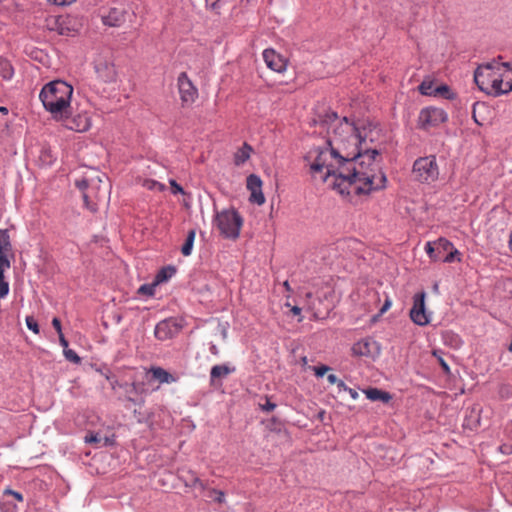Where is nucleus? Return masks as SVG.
<instances>
[{
    "label": "nucleus",
    "instance_id": "a18cd8bd",
    "mask_svg": "<svg viewBox=\"0 0 512 512\" xmlns=\"http://www.w3.org/2000/svg\"><path fill=\"white\" fill-rule=\"evenodd\" d=\"M478 106H479V103H474L473 104L472 117H473L475 123H477L478 125H482V123L477 119L478 115H476V110H477Z\"/></svg>",
    "mask_w": 512,
    "mask_h": 512
},
{
    "label": "nucleus",
    "instance_id": "9b49d317",
    "mask_svg": "<svg viewBox=\"0 0 512 512\" xmlns=\"http://www.w3.org/2000/svg\"><path fill=\"white\" fill-rule=\"evenodd\" d=\"M447 113L437 107H425L418 115V125L422 129H430L436 127L447 120Z\"/></svg>",
    "mask_w": 512,
    "mask_h": 512
},
{
    "label": "nucleus",
    "instance_id": "7c9ffc66",
    "mask_svg": "<svg viewBox=\"0 0 512 512\" xmlns=\"http://www.w3.org/2000/svg\"><path fill=\"white\" fill-rule=\"evenodd\" d=\"M435 97L439 96L444 99L452 100L456 97L455 93L449 88L448 85H440L434 89Z\"/></svg>",
    "mask_w": 512,
    "mask_h": 512
},
{
    "label": "nucleus",
    "instance_id": "e433bc0d",
    "mask_svg": "<svg viewBox=\"0 0 512 512\" xmlns=\"http://www.w3.org/2000/svg\"><path fill=\"white\" fill-rule=\"evenodd\" d=\"M25 321L29 330L33 331L35 334L39 333V325L33 316H27Z\"/></svg>",
    "mask_w": 512,
    "mask_h": 512
},
{
    "label": "nucleus",
    "instance_id": "7ed1b4c3",
    "mask_svg": "<svg viewBox=\"0 0 512 512\" xmlns=\"http://www.w3.org/2000/svg\"><path fill=\"white\" fill-rule=\"evenodd\" d=\"M303 159L309 174L329 187L330 183L340 176L344 161V157L327 142L323 146L310 148Z\"/></svg>",
    "mask_w": 512,
    "mask_h": 512
},
{
    "label": "nucleus",
    "instance_id": "c03bdc74",
    "mask_svg": "<svg viewBox=\"0 0 512 512\" xmlns=\"http://www.w3.org/2000/svg\"><path fill=\"white\" fill-rule=\"evenodd\" d=\"M275 407H276V404H274V403L270 402L269 400H267L266 404H264L262 406V409L264 411L270 412V411H273L275 409Z\"/></svg>",
    "mask_w": 512,
    "mask_h": 512
},
{
    "label": "nucleus",
    "instance_id": "aec40b11",
    "mask_svg": "<svg viewBox=\"0 0 512 512\" xmlns=\"http://www.w3.org/2000/svg\"><path fill=\"white\" fill-rule=\"evenodd\" d=\"M149 374H151L152 378L157 380L160 384L172 383L176 381V378L173 375L161 367H152L150 370L145 371V378L148 381Z\"/></svg>",
    "mask_w": 512,
    "mask_h": 512
},
{
    "label": "nucleus",
    "instance_id": "4468645a",
    "mask_svg": "<svg viewBox=\"0 0 512 512\" xmlns=\"http://www.w3.org/2000/svg\"><path fill=\"white\" fill-rule=\"evenodd\" d=\"M149 381L145 378V375L142 377V380H134L130 384L121 385V388H124L126 393V398L128 401L136 404L143 403V399H139L148 392V388L146 387Z\"/></svg>",
    "mask_w": 512,
    "mask_h": 512
},
{
    "label": "nucleus",
    "instance_id": "39448f33",
    "mask_svg": "<svg viewBox=\"0 0 512 512\" xmlns=\"http://www.w3.org/2000/svg\"><path fill=\"white\" fill-rule=\"evenodd\" d=\"M73 88L64 81L56 80L46 84L39 98L44 108L51 113L54 119L63 120L71 113V97Z\"/></svg>",
    "mask_w": 512,
    "mask_h": 512
},
{
    "label": "nucleus",
    "instance_id": "4d7b16f0",
    "mask_svg": "<svg viewBox=\"0 0 512 512\" xmlns=\"http://www.w3.org/2000/svg\"><path fill=\"white\" fill-rule=\"evenodd\" d=\"M121 385L122 384H119L118 381H116V380L111 381V387L113 390L116 389V386L121 387Z\"/></svg>",
    "mask_w": 512,
    "mask_h": 512
},
{
    "label": "nucleus",
    "instance_id": "cd10ccee",
    "mask_svg": "<svg viewBox=\"0 0 512 512\" xmlns=\"http://www.w3.org/2000/svg\"><path fill=\"white\" fill-rule=\"evenodd\" d=\"M14 74V69L11 63L4 58L0 57V77L4 80H10Z\"/></svg>",
    "mask_w": 512,
    "mask_h": 512
},
{
    "label": "nucleus",
    "instance_id": "a19ab883",
    "mask_svg": "<svg viewBox=\"0 0 512 512\" xmlns=\"http://www.w3.org/2000/svg\"><path fill=\"white\" fill-rule=\"evenodd\" d=\"M170 184L174 194L183 193V188L175 180H171Z\"/></svg>",
    "mask_w": 512,
    "mask_h": 512
},
{
    "label": "nucleus",
    "instance_id": "0eeeda50",
    "mask_svg": "<svg viewBox=\"0 0 512 512\" xmlns=\"http://www.w3.org/2000/svg\"><path fill=\"white\" fill-rule=\"evenodd\" d=\"M412 177L421 184H432L439 179L440 170L436 156L429 155L417 158L412 166Z\"/></svg>",
    "mask_w": 512,
    "mask_h": 512
},
{
    "label": "nucleus",
    "instance_id": "2eb2a0df",
    "mask_svg": "<svg viewBox=\"0 0 512 512\" xmlns=\"http://www.w3.org/2000/svg\"><path fill=\"white\" fill-rule=\"evenodd\" d=\"M247 189L250 191V202L257 205L265 203V197L262 192V180L259 176L251 174L247 177Z\"/></svg>",
    "mask_w": 512,
    "mask_h": 512
},
{
    "label": "nucleus",
    "instance_id": "f257e3e1",
    "mask_svg": "<svg viewBox=\"0 0 512 512\" xmlns=\"http://www.w3.org/2000/svg\"><path fill=\"white\" fill-rule=\"evenodd\" d=\"M379 152L368 145L359 154L344 157L341 174L330 187L341 195L369 194L385 187L386 176L381 170Z\"/></svg>",
    "mask_w": 512,
    "mask_h": 512
},
{
    "label": "nucleus",
    "instance_id": "e2e57ef3",
    "mask_svg": "<svg viewBox=\"0 0 512 512\" xmlns=\"http://www.w3.org/2000/svg\"><path fill=\"white\" fill-rule=\"evenodd\" d=\"M284 286H285V288H286L287 290H290V286H289L288 281H285V282H284Z\"/></svg>",
    "mask_w": 512,
    "mask_h": 512
},
{
    "label": "nucleus",
    "instance_id": "052dcab7",
    "mask_svg": "<svg viewBox=\"0 0 512 512\" xmlns=\"http://www.w3.org/2000/svg\"><path fill=\"white\" fill-rule=\"evenodd\" d=\"M43 156H49L50 157V152L48 150H44L43 151Z\"/></svg>",
    "mask_w": 512,
    "mask_h": 512
},
{
    "label": "nucleus",
    "instance_id": "72a5a7b5",
    "mask_svg": "<svg viewBox=\"0 0 512 512\" xmlns=\"http://www.w3.org/2000/svg\"><path fill=\"white\" fill-rule=\"evenodd\" d=\"M64 356L65 358L75 364H79L81 362V358L78 356V354L72 350V349H64Z\"/></svg>",
    "mask_w": 512,
    "mask_h": 512
},
{
    "label": "nucleus",
    "instance_id": "5fc2aeb1",
    "mask_svg": "<svg viewBox=\"0 0 512 512\" xmlns=\"http://www.w3.org/2000/svg\"><path fill=\"white\" fill-rule=\"evenodd\" d=\"M291 312L294 314V315H300L301 314V308H299L298 306H293L291 308Z\"/></svg>",
    "mask_w": 512,
    "mask_h": 512
},
{
    "label": "nucleus",
    "instance_id": "680f3d73",
    "mask_svg": "<svg viewBox=\"0 0 512 512\" xmlns=\"http://www.w3.org/2000/svg\"><path fill=\"white\" fill-rule=\"evenodd\" d=\"M509 246H510V249L512 250V231H511V235H510Z\"/></svg>",
    "mask_w": 512,
    "mask_h": 512
},
{
    "label": "nucleus",
    "instance_id": "49530a36",
    "mask_svg": "<svg viewBox=\"0 0 512 512\" xmlns=\"http://www.w3.org/2000/svg\"><path fill=\"white\" fill-rule=\"evenodd\" d=\"M58 335H59V342H60V345L63 347V350L67 349L68 348V341L64 337L63 333H60Z\"/></svg>",
    "mask_w": 512,
    "mask_h": 512
},
{
    "label": "nucleus",
    "instance_id": "393cba45",
    "mask_svg": "<svg viewBox=\"0 0 512 512\" xmlns=\"http://www.w3.org/2000/svg\"><path fill=\"white\" fill-rule=\"evenodd\" d=\"M373 344H374V342H371L367 339L358 341L352 347L353 354L357 355V356H368L371 354L370 347Z\"/></svg>",
    "mask_w": 512,
    "mask_h": 512
},
{
    "label": "nucleus",
    "instance_id": "6e6552de",
    "mask_svg": "<svg viewBox=\"0 0 512 512\" xmlns=\"http://www.w3.org/2000/svg\"><path fill=\"white\" fill-rule=\"evenodd\" d=\"M14 259L10 235L7 229H0V299L5 298L9 293V283L4 273L11 267V260Z\"/></svg>",
    "mask_w": 512,
    "mask_h": 512
},
{
    "label": "nucleus",
    "instance_id": "2f4dec72",
    "mask_svg": "<svg viewBox=\"0 0 512 512\" xmlns=\"http://www.w3.org/2000/svg\"><path fill=\"white\" fill-rule=\"evenodd\" d=\"M156 286L157 284L154 281L151 284H143L138 288L137 293L139 295L153 296Z\"/></svg>",
    "mask_w": 512,
    "mask_h": 512
},
{
    "label": "nucleus",
    "instance_id": "3c124183",
    "mask_svg": "<svg viewBox=\"0 0 512 512\" xmlns=\"http://www.w3.org/2000/svg\"><path fill=\"white\" fill-rule=\"evenodd\" d=\"M349 393V395L351 396L352 399L356 400L358 398V392L352 388H348V390L346 391Z\"/></svg>",
    "mask_w": 512,
    "mask_h": 512
},
{
    "label": "nucleus",
    "instance_id": "6e6d98bb",
    "mask_svg": "<svg viewBox=\"0 0 512 512\" xmlns=\"http://www.w3.org/2000/svg\"><path fill=\"white\" fill-rule=\"evenodd\" d=\"M207 5L214 7L219 0H205Z\"/></svg>",
    "mask_w": 512,
    "mask_h": 512
},
{
    "label": "nucleus",
    "instance_id": "473e14b6",
    "mask_svg": "<svg viewBox=\"0 0 512 512\" xmlns=\"http://www.w3.org/2000/svg\"><path fill=\"white\" fill-rule=\"evenodd\" d=\"M425 251L432 260L437 261L440 259L439 252L436 253V242H427L425 246Z\"/></svg>",
    "mask_w": 512,
    "mask_h": 512
},
{
    "label": "nucleus",
    "instance_id": "de8ad7c7",
    "mask_svg": "<svg viewBox=\"0 0 512 512\" xmlns=\"http://www.w3.org/2000/svg\"><path fill=\"white\" fill-rule=\"evenodd\" d=\"M339 380L340 379H338V377L335 374H329L327 376V381L332 385L337 384Z\"/></svg>",
    "mask_w": 512,
    "mask_h": 512
},
{
    "label": "nucleus",
    "instance_id": "5701e85b",
    "mask_svg": "<svg viewBox=\"0 0 512 512\" xmlns=\"http://www.w3.org/2000/svg\"><path fill=\"white\" fill-rule=\"evenodd\" d=\"M364 393H365L366 397L371 401H381L383 403H387L392 398L388 392L382 391L377 388L366 389V390H364Z\"/></svg>",
    "mask_w": 512,
    "mask_h": 512
},
{
    "label": "nucleus",
    "instance_id": "8fccbe9b",
    "mask_svg": "<svg viewBox=\"0 0 512 512\" xmlns=\"http://www.w3.org/2000/svg\"><path fill=\"white\" fill-rule=\"evenodd\" d=\"M7 493L13 495L19 502L23 501V496L21 493L12 490H8Z\"/></svg>",
    "mask_w": 512,
    "mask_h": 512
},
{
    "label": "nucleus",
    "instance_id": "1a4fd4ad",
    "mask_svg": "<svg viewBox=\"0 0 512 512\" xmlns=\"http://www.w3.org/2000/svg\"><path fill=\"white\" fill-rule=\"evenodd\" d=\"M101 183L103 181L99 174L92 177H84L75 182L77 188L83 193L85 206L91 211H96V200L101 197V193L107 192L106 185L101 188Z\"/></svg>",
    "mask_w": 512,
    "mask_h": 512
},
{
    "label": "nucleus",
    "instance_id": "c756f323",
    "mask_svg": "<svg viewBox=\"0 0 512 512\" xmlns=\"http://www.w3.org/2000/svg\"><path fill=\"white\" fill-rule=\"evenodd\" d=\"M195 237H196L195 230H193V229L190 230L187 234L185 243L183 244V246L181 248V252L184 256H189L191 254Z\"/></svg>",
    "mask_w": 512,
    "mask_h": 512
},
{
    "label": "nucleus",
    "instance_id": "603ef678",
    "mask_svg": "<svg viewBox=\"0 0 512 512\" xmlns=\"http://www.w3.org/2000/svg\"><path fill=\"white\" fill-rule=\"evenodd\" d=\"M390 306H391V301L387 299L385 301L384 305L382 306V308L380 309V312L381 313L386 312L390 308Z\"/></svg>",
    "mask_w": 512,
    "mask_h": 512
},
{
    "label": "nucleus",
    "instance_id": "ddd939ff",
    "mask_svg": "<svg viewBox=\"0 0 512 512\" xmlns=\"http://www.w3.org/2000/svg\"><path fill=\"white\" fill-rule=\"evenodd\" d=\"M425 296V292L415 294L413 297V306L410 310L411 320L419 326H425L430 322L429 315L425 308Z\"/></svg>",
    "mask_w": 512,
    "mask_h": 512
},
{
    "label": "nucleus",
    "instance_id": "338daca9",
    "mask_svg": "<svg viewBox=\"0 0 512 512\" xmlns=\"http://www.w3.org/2000/svg\"><path fill=\"white\" fill-rule=\"evenodd\" d=\"M157 183L156 182H153V185L149 186V188H152L153 186H155Z\"/></svg>",
    "mask_w": 512,
    "mask_h": 512
},
{
    "label": "nucleus",
    "instance_id": "6ab92c4d",
    "mask_svg": "<svg viewBox=\"0 0 512 512\" xmlns=\"http://www.w3.org/2000/svg\"><path fill=\"white\" fill-rule=\"evenodd\" d=\"M125 10L123 8L113 7L108 14L103 16V23L111 27H118L125 21Z\"/></svg>",
    "mask_w": 512,
    "mask_h": 512
},
{
    "label": "nucleus",
    "instance_id": "412c9836",
    "mask_svg": "<svg viewBox=\"0 0 512 512\" xmlns=\"http://www.w3.org/2000/svg\"><path fill=\"white\" fill-rule=\"evenodd\" d=\"M235 371V367L227 364L215 365L210 371V384L214 386L216 382L227 377Z\"/></svg>",
    "mask_w": 512,
    "mask_h": 512
},
{
    "label": "nucleus",
    "instance_id": "864d4df0",
    "mask_svg": "<svg viewBox=\"0 0 512 512\" xmlns=\"http://www.w3.org/2000/svg\"><path fill=\"white\" fill-rule=\"evenodd\" d=\"M502 453L509 454L512 452V447L509 445H503L500 447Z\"/></svg>",
    "mask_w": 512,
    "mask_h": 512
},
{
    "label": "nucleus",
    "instance_id": "69168bd1",
    "mask_svg": "<svg viewBox=\"0 0 512 512\" xmlns=\"http://www.w3.org/2000/svg\"><path fill=\"white\" fill-rule=\"evenodd\" d=\"M209 496H211V497H212V496H216V493H211V492L209 491Z\"/></svg>",
    "mask_w": 512,
    "mask_h": 512
},
{
    "label": "nucleus",
    "instance_id": "c85d7f7f",
    "mask_svg": "<svg viewBox=\"0 0 512 512\" xmlns=\"http://www.w3.org/2000/svg\"><path fill=\"white\" fill-rule=\"evenodd\" d=\"M434 89V81L430 77L425 78L418 87L419 92L425 96H435Z\"/></svg>",
    "mask_w": 512,
    "mask_h": 512
},
{
    "label": "nucleus",
    "instance_id": "f3484780",
    "mask_svg": "<svg viewBox=\"0 0 512 512\" xmlns=\"http://www.w3.org/2000/svg\"><path fill=\"white\" fill-rule=\"evenodd\" d=\"M178 331L177 323L172 319H167L156 325L154 334L158 340L165 341L171 339Z\"/></svg>",
    "mask_w": 512,
    "mask_h": 512
},
{
    "label": "nucleus",
    "instance_id": "37998d69",
    "mask_svg": "<svg viewBox=\"0 0 512 512\" xmlns=\"http://www.w3.org/2000/svg\"><path fill=\"white\" fill-rule=\"evenodd\" d=\"M49 1L58 6L70 5L73 2H75V0H49Z\"/></svg>",
    "mask_w": 512,
    "mask_h": 512
},
{
    "label": "nucleus",
    "instance_id": "4be33fe9",
    "mask_svg": "<svg viewBox=\"0 0 512 512\" xmlns=\"http://www.w3.org/2000/svg\"><path fill=\"white\" fill-rule=\"evenodd\" d=\"M181 480L186 487H194L201 490H205L207 487L206 484L193 471H187L186 474L181 476Z\"/></svg>",
    "mask_w": 512,
    "mask_h": 512
},
{
    "label": "nucleus",
    "instance_id": "0e129e2a",
    "mask_svg": "<svg viewBox=\"0 0 512 512\" xmlns=\"http://www.w3.org/2000/svg\"><path fill=\"white\" fill-rule=\"evenodd\" d=\"M508 351L512 353V339H511V342H510V344L508 346Z\"/></svg>",
    "mask_w": 512,
    "mask_h": 512
},
{
    "label": "nucleus",
    "instance_id": "bf43d9fd",
    "mask_svg": "<svg viewBox=\"0 0 512 512\" xmlns=\"http://www.w3.org/2000/svg\"><path fill=\"white\" fill-rule=\"evenodd\" d=\"M0 112L5 114V113H7V112H8V110H7V108H6V107L1 106V107H0Z\"/></svg>",
    "mask_w": 512,
    "mask_h": 512
},
{
    "label": "nucleus",
    "instance_id": "423d86ee",
    "mask_svg": "<svg viewBox=\"0 0 512 512\" xmlns=\"http://www.w3.org/2000/svg\"><path fill=\"white\" fill-rule=\"evenodd\" d=\"M244 220L240 213L233 207L215 212L212 220L220 236L229 240H237L243 226Z\"/></svg>",
    "mask_w": 512,
    "mask_h": 512
},
{
    "label": "nucleus",
    "instance_id": "c9c22d12",
    "mask_svg": "<svg viewBox=\"0 0 512 512\" xmlns=\"http://www.w3.org/2000/svg\"><path fill=\"white\" fill-rule=\"evenodd\" d=\"M436 247L438 252H440V250L449 251L450 249H453V244L447 239L440 238L436 241Z\"/></svg>",
    "mask_w": 512,
    "mask_h": 512
},
{
    "label": "nucleus",
    "instance_id": "ea45409f",
    "mask_svg": "<svg viewBox=\"0 0 512 512\" xmlns=\"http://www.w3.org/2000/svg\"><path fill=\"white\" fill-rule=\"evenodd\" d=\"M210 492L216 493L215 501H217L218 503H223L225 501V494L223 491L210 489Z\"/></svg>",
    "mask_w": 512,
    "mask_h": 512
},
{
    "label": "nucleus",
    "instance_id": "a878e982",
    "mask_svg": "<svg viewBox=\"0 0 512 512\" xmlns=\"http://www.w3.org/2000/svg\"><path fill=\"white\" fill-rule=\"evenodd\" d=\"M176 273V269L173 266H166L159 270L154 278L155 284L159 285L161 283L167 282L170 278L174 276Z\"/></svg>",
    "mask_w": 512,
    "mask_h": 512
},
{
    "label": "nucleus",
    "instance_id": "79ce46f5",
    "mask_svg": "<svg viewBox=\"0 0 512 512\" xmlns=\"http://www.w3.org/2000/svg\"><path fill=\"white\" fill-rule=\"evenodd\" d=\"M52 326L54 327L58 334L62 333L61 321L58 318H53Z\"/></svg>",
    "mask_w": 512,
    "mask_h": 512
},
{
    "label": "nucleus",
    "instance_id": "dca6fc26",
    "mask_svg": "<svg viewBox=\"0 0 512 512\" xmlns=\"http://www.w3.org/2000/svg\"><path fill=\"white\" fill-rule=\"evenodd\" d=\"M62 121L65 122L66 128L76 132H85L91 127V118L86 112L77 114L72 118L67 115Z\"/></svg>",
    "mask_w": 512,
    "mask_h": 512
},
{
    "label": "nucleus",
    "instance_id": "13d9d810",
    "mask_svg": "<svg viewBox=\"0 0 512 512\" xmlns=\"http://www.w3.org/2000/svg\"><path fill=\"white\" fill-rule=\"evenodd\" d=\"M68 29L60 28L59 33L62 35H68Z\"/></svg>",
    "mask_w": 512,
    "mask_h": 512
},
{
    "label": "nucleus",
    "instance_id": "20e7f679",
    "mask_svg": "<svg viewBox=\"0 0 512 512\" xmlns=\"http://www.w3.org/2000/svg\"><path fill=\"white\" fill-rule=\"evenodd\" d=\"M474 81L488 95L508 94L512 91V67L497 60L481 64L474 72Z\"/></svg>",
    "mask_w": 512,
    "mask_h": 512
},
{
    "label": "nucleus",
    "instance_id": "f8f14e48",
    "mask_svg": "<svg viewBox=\"0 0 512 512\" xmlns=\"http://www.w3.org/2000/svg\"><path fill=\"white\" fill-rule=\"evenodd\" d=\"M177 86L182 106L192 105L198 98V89L188 77L186 72L179 74L177 79Z\"/></svg>",
    "mask_w": 512,
    "mask_h": 512
},
{
    "label": "nucleus",
    "instance_id": "bb28decb",
    "mask_svg": "<svg viewBox=\"0 0 512 512\" xmlns=\"http://www.w3.org/2000/svg\"><path fill=\"white\" fill-rule=\"evenodd\" d=\"M86 443L97 444L100 446H108L113 443V440L107 436H102L99 433H90L85 437Z\"/></svg>",
    "mask_w": 512,
    "mask_h": 512
},
{
    "label": "nucleus",
    "instance_id": "f03ea898",
    "mask_svg": "<svg viewBox=\"0 0 512 512\" xmlns=\"http://www.w3.org/2000/svg\"><path fill=\"white\" fill-rule=\"evenodd\" d=\"M327 127V143L343 157H353L359 154L367 145L371 129L364 123H354L346 117L339 118L335 113L329 116Z\"/></svg>",
    "mask_w": 512,
    "mask_h": 512
},
{
    "label": "nucleus",
    "instance_id": "9d476101",
    "mask_svg": "<svg viewBox=\"0 0 512 512\" xmlns=\"http://www.w3.org/2000/svg\"><path fill=\"white\" fill-rule=\"evenodd\" d=\"M97 77L104 83H113L117 79V71L111 55L99 54L94 60Z\"/></svg>",
    "mask_w": 512,
    "mask_h": 512
},
{
    "label": "nucleus",
    "instance_id": "09e8293b",
    "mask_svg": "<svg viewBox=\"0 0 512 512\" xmlns=\"http://www.w3.org/2000/svg\"><path fill=\"white\" fill-rule=\"evenodd\" d=\"M337 387H338V391L341 392V391H347L348 390V386L342 381V380H339L338 383L336 384Z\"/></svg>",
    "mask_w": 512,
    "mask_h": 512
},
{
    "label": "nucleus",
    "instance_id": "f704fd0d",
    "mask_svg": "<svg viewBox=\"0 0 512 512\" xmlns=\"http://www.w3.org/2000/svg\"><path fill=\"white\" fill-rule=\"evenodd\" d=\"M432 354H433L434 357L437 358L438 363L440 364V366L443 369L444 373L445 374H450V367L447 364V362L444 360V358L442 357L441 352L437 351V350H434Z\"/></svg>",
    "mask_w": 512,
    "mask_h": 512
},
{
    "label": "nucleus",
    "instance_id": "4c0bfd02",
    "mask_svg": "<svg viewBox=\"0 0 512 512\" xmlns=\"http://www.w3.org/2000/svg\"><path fill=\"white\" fill-rule=\"evenodd\" d=\"M460 255L459 251L457 249H450L449 253L444 257L443 261L447 263H451L455 261L456 259L460 261V258L458 257Z\"/></svg>",
    "mask_w": 512,
    "mask_h": 512
},
{
    "label": "nucleus",
    "instance_id": "a211bd4d",
    "mask_svg": "<svg viewBox=\"0 0 512 512\" xmlns=\"http://www.w3.org/2000/svg\"><path fill=\"white\" fill-rule=\"evenodd\" d=\"M263 59L266 65L275 72H283L286 69V60L273 49L264 50Z\"/></svg>",
    "mask_w": 512,
    "mask_h": 512
},
{
    "label": "nucleus",
    "instance_id": "b1692460",
    "mask_svg": "<svg viewBox=\"0 0 512 512\" xmlns=\"http://www.w3.org/2000/svg\"><path fill=\"white\" fill-rule=\"evenodd\" d=\"M251 152L252 147L249 144L244 143L234 154L235 165L240 166L244 164L250 158Z\"/></svg>",
    "mask_w": 512,
    "mask_h": 512
},
{
    "label": "nucleus",
    "instance_id": "58836bf2",
    "mask_svg": "<svg viewBox=\"0 0 512 512\" xmlns=\"http://www.w3.org/2000/svg\"><path fill=\"white\" fill-rule=\"evenodd\" d=\"M330 370V367L326 365H320L313 367V371L317 377L324 376L328 371Z\"/></svg>",
    "mask_w": 512,
    "mask_h": 512
}]
</instances>
